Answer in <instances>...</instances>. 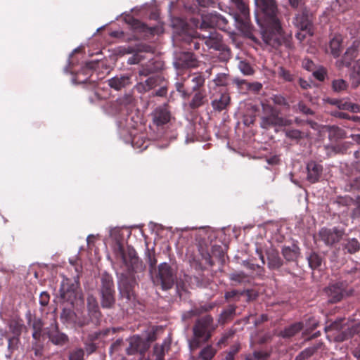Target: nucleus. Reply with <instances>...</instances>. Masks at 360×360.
Returning <instances> with one entry per match:
<instances>
[{
	"label": "nucleus",
	"mask_w": 360,
	"mask_h": 360,
	"mask_svg": "<svg viewBox=\"0 0 360 360\" xmlns=\"http://www.w3.org/2000/svg\"><path fill=\"white\" fill-rule=\"evenodd\" d=\"M115 254L117 257L121 259L123 264L127 266L129 270L132 271H135L139 261L134 249L128 248L127 252L126 253L123 245L120 242H117L115 248Z\"/></svg>",
	"instance_id": "10"
},
{
	"label": "nucleus",
	"mask_w": 360,
	"mask_h": 360,
	"mask_svg": "<svg viewBox=\"0 0 360 360\" xmlns=\"http://www.w3.org/2000/svg\"><path fill=\"white\" fill-rule=\"evenodd\" d=\"M88 315L92 321L98 322L102 316L96 297L90 295L86 299Z\"/></svg>",
	"instance_id": "25"
},
{
	"label": "nucleus",
	"mask_w": 360,
	"mask_h": 360,
	"mask_svg": "<svg viewBox=\"0 0 360 360\" xmlns=\"http://www.w3.org/2000/svg\"><path fill=\"white\" fill-rule=\"evenodd\" d=\"M181 46L189 51H199L205 44L208 49H213L220 51V58L222 60H228L231 57L230 49L223 42L221 35L214 30L205 31V34L197 32H193L192 34L183 33L181 35Z\"/></svg>",
	"instance_id": "2"
},
{
	"label": "nucleus",
	"mask_w": 360,
	"mask_h": 360,
	"mask_svg": "<svg viewBox=\"0 0 360 360\" xmlns=\"http://www.w3.org/2000/svg\"><path fill=\"white\" fill-rule=\"evenodd\" d=\"M343 173L349 178L345 185V191L349 192L360 191V176L353 178L352 174L345 171H343Z\"/></svg>",
	"instance_id": "36"
},
{
	"label": "nucleus",
	"mask_w": 360,
	"mask_h": 360,
	"mask_svg": "<svg viewBox=\"0 0 360 360\" xmlns=\"http://www.w3.org/2000/svg\"><path fill=\"white\" fill-rule=\"evenodd\" d=\"M261 16L257 17L260 34L264 46L269 50L278 51L282 46L287 50L294 49L291 32L286 31L278 16L275 0H255Z\"/></svg>",
	"instance_id": "1"
},
{
	"label": "nucleus",
	"mask_w": 360,
	"mask_h": 360,
	"mask_svg": "<svg viewBox=\"0 0 360 360\" xmlns=\"http://www.w3.org/2000/svg\"><path fill=\"white\" fill-rule=\"evenodd\" d=\"M9 329L13 334V336L20 337L23 328V323L21 321L12 320L9 323Z\"/></svg>",
	"instance_id": "48"
},
{
	"label": "nucleus",
	"mask_w": 360,
	"mask_h": 360,
	"mask_svg": "<svg viewBox=\"0 0 360 360\" xmlns=\"http://www.w3.org/2000/svg\"><path fill=\"white\" fill-rule=\"evenodd\" d=\"M346 137V132L342 128L336 126H332L329 129V138L335 139H342Z\"/></svg>",
	"instance_id": "46"
},
{
	"label": "nucleus",
	"mask_w": 360,
	"mask_h": 360,
	"mask_svg": "<svg viewBox=\"0 0 360 360\" xmlns=\"http://www.w3.org/2000/svg\"><path fill=\"white\" fill-rule=\"evenodd\" d=\"M217 350L211 345H208L202 349L200 353V360H212L215 356Z\"/></svg>",
	"instance_id": "45"
},
{
	"label": "nucleus",
	"mask_w": 360,
	"mask_h": 360,
	"mask_svg": "<svg viewBox=\"0 0 360 360\" xmlns=\"http://www.w3.org/2000/svg\"><path fill=\"white\" fill-rule=\"evenodd\" d=\"M174 64L177 68L186 69L197 67L198 60L193 53L189 51L182 52L176 58Z\"/></svg>",
	"instance_id": "23"
},
{
	"label": "nucleus",
	"mask_w": 360,
	"mask_h": 360,
	"mask_svg": "<svg viewBox=\"0 0 360 360\" xmlns=\"http://www.w3.org/2000/svg\"><path fill=\"white\" fill-rule=\"evenodd\" d=\"M342 234V231L336 228L333 229L323 228L320 230L319 233L321 240L327 245H332L339 242Z\"/></svg>",
	"instance_id": "20"
},
{
	"label": "nucleus",
	"mask_w": 360,
	"mask_h": 360,
	"mask_svg": "<svg viewBox=\"0 0 360 360\" xmlns=\"http://www.w3.org/2000/svg\"><path fill=\"white\" fill-rule=\"evenodd\" d=\"M211 253L213 257L219 259L224 260V252L222 247L219 245H214L211 248Z\"/></svg>",
	"instance_id": "59"
},
{
	"label": "nucleus",
	"mask_w": 360,
	"mask_h": 360,
	"mask_svg": "<svg viewBox=\"0 0 360 360\" xmlns=\"http://www.w3.org/2000/svg\"><path fill=\"white\" fill-rule=\"evenodd\" d=\"M163 83H167L164 77L160 74L152 75L144 82H141L136 85V89L139 93H145L155 88Z\"/></svg>",
	"instance_id": "17"
},
{
	"label": "nucleus",
	"mask_w": 360,
	"mask_h": 360,
	"mask_svg": "<svg viewBox=\"0 0 360 360\" xmlns=\"http://www.w3.org/2000/svg\"><path fill=\"white\" fill-rule=\"evenodd\" d=\"M60 296L63 300L70 302L72 304L76 297V292L72 288L65 290V286L63 285L60 289Z\"/></svg>",
	"instance_id": "53"
},
{
	"label": "nucleus",
	"mask_w": 360,
	"mask_h": 360,
	"mask_svg": "<svg viewBox=\"0 0 360 360\" xmlns=\"http://www.w3.org/2000/svg\"><path fill=\"white\" fill-rule=\"evenodd\" d=\"M281 254L288 262H297L301 255V250L297 244L293 243L291 246H283Z\"/></svg>",
	"instance_id": "28"
},
{
	"label": "nucleus",
	"mask_w": 360,
	"mask_h": 360,
	"mask_svg": "<svg viewBox=\"0 0 360 360\" xmlns=\"http://www.w3.org/2000/svg\"><path fill=\"white\" fill-rule=\"evenodd\" d=\"M98 294L103 309L114 307L116 301L115 285L112 276L108 273H103L101 275Z\"/></svg>",
	"instance_id": "6"
},
{
	"label": "nucleus",
	"mask_w": 360,
	"mask_h": 360,
	"mask_svg": "<svg viewBox=\"0 0 360 360\" xmlns=\"http://www.w3.org/2000/svg\"><path fill=\"white\" fill-rule=\"evenodd\" d=\"M343 249L349 254H355L360 250V243L356 238H348L343 243Z\"/></svg>",
	"instance_id": "37"
},
{
	"label": "nucleus",
	"mask_w": 360,
	"mask_h": 360,
	"mask_svg": "<svg viewBox=\"0 0 360 360\" xmlns=\"http://www.w3.org/2000/svg\"><path fill=\"white\" fill-rule=\"evenodd\" d=\"M271 353L266 351H254L253 353L245 355V360H266Z\"/></svg>",
	"instance_id": "42"
},
{
	"label": "nucleus",
	"mask_w": 360,
	"mask_h": 360,
	"mask_svg": "<svg viewBox=\"0 0 360 360\" xmlns=\"http://www.w3.org/2000/svg\"><path fill=\"white\" fill-rule=\"evenodd\" d=\"M171 341L169 338L165 339L162 344H155L150 353L148 360H165L166 353L170 350Z\"/></svg>",
	"instance_id": "22"
},
{
	"label": "nucleus",
	"mask_w": 360,
	"mask_h": 360,
	"mask_svg": "<svg viewBox=\"0 0 360 360\" xmlns=\"http://www.w3.org/2000/svg\"><path fill=\"white\" fill-rule=\"evenodd\" d=\"M44 338L32 339V351L37 357H41L43 356L44 350Z\"/></svg>",
	"instance_id": "38"
},
{
	"label": "nucleus",
	"mask_w": 360,
	"mask_h": 360,
	"mask_svg": "<svg viewBox=\"0 0 360 360\" xmlns=\"http://www.w3.org/2000/svg\"><path fill=\"white\" fill-rule=\"evenodd\" d=\"M111 106L116 113H126V124L128 127L136 129L138 124L141 122V118L138 115L136 116L132 115L136 108V100L131 94H125L118 98L111 104Z\"/></svg>",
	"instance_id": "3"
},
{
	"label": "nucleus",
	"mask_w": 360,
	"mask_h": 360,
	"mask_svg": "<svg viewBox=\"0 0 360 360\" xmlns=\"http://www.w3.org/2000/svg\"><path fill=\"white\" fill-rule=\"evenodd\" d=\"M234 335V331L233 330H229L224 333L221 337V338L217 341V345L218 347H221L222 346H225L227 344V342L229 339H231Z\"/></svg>",
	"instance_id": "57"
},
{
	"label": "nucleus",
	"mask_w": 360,
	"mask_h": 360,
	"mask_svg": "<svg viewBox=\"0 0 360 360\" xmlns=\"http://www.w3.org/2000/svg\"><path fill=\"white\" fill-rule=\"evenodd\" d=\"M201 18L200 30L217 27L229 34L233 33V31L229 25L228 20L217 12L204 14Z\"/></svg>",
	"instance_id": "7"
},
{
	"label": "nucleus",
	"mask_w": 360,
	"mask_h": 360,
	"mask_svg": "<svg viewBox=\"0 0 360 360\" xmlns=\"http://www.w3.org/2000/svg\"><path fill=\"white\" fill-rule=\"evenodd\" d=\"M324 292L330 303H338L351 294L347 290V284L342 281L329 284Z\"/></svg>",
	"instance_id": "9"
},
{
	"label": "nucleus",
	"mask_w": 360,
	"mask_h": 360,
	"mask_svg": "<svg viewBox=\"0 0 360 360\" xmlns=\"http://www.w3.org/2000/svg\"><path fill=\"white\" fill-rule=\"evenodd\" d=\"M327 75V70L323 67H320L313 72V76L319 81L323 82Z\"/></svg>",
	"instance_id": "62"
},
{
	"label": "nucleus",
	"mask_w": 360,
	"mask_h": 360,
	"mask_svg": "<svg viewBox=\"0 0 360 360\" xmlns=\"http://www.w3.org/2000/svg\"><path fill=\"white\" fill-rule=\"evenodd\" d=\"M97 65L96 62L91 61L86 63L85 66L76 74L75 81L78 84H84L91 81L93 70Z\"/></svg>",
	"instance_id": "24"
},
{
	"label": "nucleus",
	"mask_w": 360,
	"mask_h": 360,
	"mask_svg": "<svg viewBox=\"0 0 360 360\" xmlns=\"http://www.w3.org/2000/svg\"><path fill=\"white\" fill-rule=\"evenodd\" d=\"M27 323L32 329V339L44 338V335H46L45 328H44V323L40 318L36 316L32 318L30 316Z\"/></svg>",
	"instance_id": "26"
},
{
	"label": "nucleus",
	"mask_w": 360,
	"mask_h": 360,
	"mask_svg": "<svg viewBox=\"0 0 360 360\" xmlns=\"http://www.w3.org/2000/svg\"><path fill=\"white\" fill-rule=\"evenodd\" d=\"M239 68L240 71L245 75H251L254 73V70L251 67V65L245 62V61H240L239 63Z\"/></svg>",
	"instance_id": "61"
},
{
	"label": "nucleus",
	"mask_w": 360,
	"mask_h": 360,
	"mask_svg": "<svg viewBox=\"0 0 360 360\" xmlns=\"http://www.w3.org/2000/svg\"><path fill=\"white\" fill-rule=\"evenodd\" d=\"M359 44L360 43L359 41H354L352 44L347 49L341 60L338 61L340 63V68H349L351 65L354 60L359 56Z\"/></svg>",
	"instance_id": "21"
},
{
	"label": "nucleus",
	"mask_w": 360,
	"mask_h": 360,
	"mask_svg": "<svg viewBox=\"0 0 360 360\" xmlns=\"http://www.w3.org/2000/svg\"><path fill=\"white\" fill-rule=\"evenodd\" d=\"M267 266L270 270H278L284 264L278 250L269 249L266 251Z\"/></svg>",
	"instance_id": "27"
},
{
	"label": "nucleus",
	"mask_w": 360,
	"mask_h": 360,
	"mask_svg": "<svg viewBox=\"0 0 360 360\" xmlns=\"http://www.w3.org/2000/svg\"><path fill=\"white\" fill-rule=\"evenodd\" d=\"M153 123L157 126H162L170 121L171 114L168 105L164 104L157 107L151 113Z\"/></svg>",
	"instance_id": "18"
},
{
	"label": "nucleus",
	"mask_w": 360,
	"mask_h": 360,
	"mask_svg": "<svg viewBox=\"0 0 360 360\" xmlns=\"http://www.w3.org/2000/svg\"><path fill=\"white\" fill-rule=\"evenodd\" d=\"M130 136L131 143L134 148H141L143 147V145L145 143V139L143 134L131 133Z\"/></svg>",
	"instance_id": "50"
},
{
	"label": "nucleus",
	"mask_w": 360,
	"mask_h": 360,
	"mask_svg": "<svg viewBox=\"0 0 360 360\" xmlns=\"http://www.w3.org/2000/svg\"><path fill=\"white\" fill-rule=\"evenodd\" d=\"M156 70V67L154 64L148 63L144 66H143L139 73L140 77H150L152 75H155V72Z\"/></svg>",
	"instance_id": "54"
},
{
	"label": "nucleus",
	"mask_w": 360,
	"mask_h": 360,
	"mask_svg": "<svg viewBox=\"0 0 360 360\" xmlns=\"http://www.w3.org/2000/svg\"><path fill=\"white\" fill-rule=\"evenodd\" d=\"M61 321L64 324H73L75 326L84 327L89 323V320L86 318L80 319L77 317L75 312L71 308L64 307L60 316Z\"/></svg>",
	"instance_id": "14"
},
{
	"label": "nucleus",
	"mask_w": 360,
	"mask_h": 360,
	"mask_svg": "<svg viewBox=\"0 0 360 360\" xmlns=\"http://www.w3.org/2000/svg\"><path fill=\"white\" fill-rule=\"evenodd\" d=\"M295 112H302L304 115H314V111L309 108L303 101H300L297 105L293 106Z\"/></svg>",
	"instance_id": "55"
},
{
	"label": "nucleus",
	"mask_w": 360,
	"mask_h": 360,
	"mask_svg": "<svg viewBox=\"0 0 360 360\" xmlns=\"http://www.w3.org/2000/svg\"><path fill=\"white\" fill-rule=\"evenodd\" d=\"M328 49L335 58H338L343 49L342 36L335 35L329 41Z\"/></svg>",
	"instance_id": "31"
},
{
	"label": "nucleus",
	"mask_w": 360,
	"mask_h": 360,
	"mask_svg": "<svg viewBox=\"0 0 360 360\" xmlns=\"http://www.w3.org/2000/svg\"><path fill=\"white\" fill-rule=\"evenodd\" d=\"M191 82H192V91H198L200 87H202L205 84V78L202 75L200 74L194 75L192 76Z\"/></svg>",
	"instance_id": "49"
},
{
	"label": "nucleus",
	"mask_w": 360,
	"mask_h": 360,
	"mask_svg": "<svg viewBox=\"0 0 360 360\" xmlns=\"http://www.w3.org/2000/svg\"><path fill=\"white\" fill-rule=\"evenodd\" d=\"M262 108L265 115L281 113V110L271 104H263Z\"/></svg>",
	"instance_id": "64"
},
{
	"label": "nucleus",
	"mask_w": 360,
	"mask_h": 360,
	"mask_svg": "<svg viewBox=\"0 0 360 360\" xmlns=\"http://www.w3.org/2000/svg\"><path fill=\"white\" fill-rule=\"evenodd\" d=\"M330 88L335 94H342L347 91L349 84L343 79H335L331 82Z\"/></svg>",
	"instance_id": "33"
},
{
	"label": "nucleus",
	"mask_w": 360,
	"mask_h": 360,
	"mask_svg": "<svg viewBox=\"0 0 360 360\" xmlns=\"http://www.w3.org/2000/svg\"><path fill=\"white\" fill-rule=\"evenodd\" d=\"M146 260L149 264L150 271L152 272L153 270L155 269L157 264V259L155 258V253H152L148 250L147 253Z\"/></svg>",
	"instance_id": "63"
},
{
	"label": "nucleus",
	"mask_w": 360,
	"mask_h": 360,
	"mask_svg": "<svg viewBox=\"0 0 360 360\" xmlns=\"http://www.w3.org/2000/svg\"><path fill=\"white\" fill-rule=\"evenodd\" d=\"M285 136L291 140L300 141L304 137V133L298 129L288 128L284 129Z\"/></svg>",
	"instance_id": "47"
},
{
	"label": "nucleus",
	"mask_w": 360,
	"mask_h": 360,
	"mask_svg": "<svg viewBox=\"0 0 360 360\" xmlns=\"http://www.w3.org/2000/svg\"><path fill=\"white\" fill-rule=\"evenodd\" d=\"M304 323L302 321L294 323L288 327H285L280 333L283 338H290L295 336L303 329Z\"/></svg>",
	"instance_id": "32"
},
{
	"label": "nucleus",
	"mask_w": 360,
	"mask_h": 360,
	"mask_svg": "<svg viewBox=\"0 0 360 360\" xmlns=\"http://www.w3.org/2000/svg\"><path fill=\"white\" fill-rule=\"evenodd\" d=\"M352 84L354 87L360 85V60L356 61L350 75Z\"/></svg>",
	"instance_id": "41"
},
{
	"label": "nucleus",
	"mask_w": 360,
	"mask_h": 360,
	"mask_svg": "<svg viewBox=\"0 0 360 360\" xmlns=\"http://www.w3.org/2000/svg\"><path fill=\"white\" fill-rule=\"evenodd\" d=\"M293 24L302 32H305L309 36L314 34V15L307 9L296 14L293 20Z\"/></svg>",
	"instance_id": "11"
},
{
	"label": "nucleus",
	"mask_w": 360,
	"mask_h": 360,
	"mask_svg": "<svg viewBox=\"0 0 360 360\" xmlns=\"http://www.w3.org/2000/svg\"><path fill=\"white\" fill-rule=\"evenodd\" d=\"M307 180L311 184L320 181L323 174V166L321 163L311 160L307 164Z\"/></svg>",
	"instance_id": "19"
},
{
	"label": "nucleus",
	"mask_w": 360,
	"mask_h": 360,
	"mask_svg": "<svg viewBox=\"0 0 360 360\" xmlns=\"http://www.w3.org/2000/svg\"><path fill=\"white\" fill-rule=\"evenodd\" d=\"M278 77L285 82H293L295 79V75L290 70L283 67H279L278 70Z\"/></svg>",
	"instance_id": "52"
},
{
	"label": "nucleus",
	"mask_w": 360,
	"mask_h": 360,
	"mask_svg": "<svg viewBox=\"0 0 360 360\" xmlns=\"http://www.w3.org/2000/svg\"><path fill=\"white\" fill-rule=\"evenodd\" d=\"M206 101L207 98L205 90H199L194 94L189 105L191 108L196 109L203 105Z\"/></svg>",
	"instance_id": "35"
},
{
	"label": "nucleus",
	"mask_w": 360,
	"mask_h": 360,
	"mask_svg": "<svg viewBox=\"0 0 360 360\" xmlns=\"http://www.w3.org/2000/svg\"><path fill=\"white\" fill-rule=\"evenodd\" d=\"M136 285V281L134 274L129 273V275L122 274L119 282V290L122 297L127 300L134 299V288Z\"/></svg>",
	"instance_id": "13"
},
{
	"label": "nucleus",
	"mask_w": 360,
	"mask_h": 360,
	"mask_svg": "<svg viewBox=\"0 0 360 360\" xmlns=\"http://www.w3.org/2000/svg\"><path fill=\"white\" fill-rule=\"evenodd\" d=\"M148 348V341H146L144 338L139 335H134L129 340V345L127 348L126 352L128 355H133L136 353L143 354Z\"/></svg>",
	"instance_id": "16"
},
{
	"label": "nucleus",
	"mask_w": 360,
	"mask_h": 360,
	"mask_svg": "<svg viewBox=\"0 0 360 360\" xmlns=\"http://www.w3.org/2000/svg\"><path fill=\"white\" fill-rule=\"evenodd\" d=\"M319 349L317 346L307 347L302 351L295 358V360H305L311 357Z\"/></svg>",
	"instance_id": "51"
},
{
	"label": "nucleus",
	"mask_w": 360,
	"mask_h": 360,
	"mask_svg": "<svg viewBox=\"0 0 360 360\" xmlns=\"http://www.w3.org/2000/svg\"><path fill=\"white\" fill-rule=\"evenodd\" d=\"M213 318L210 315L198 319L193 326V339L190 342L192 349L200 347L202 342H206L212 336Z\"/></svg>",
	"instance_id": "5"
},
{
	"label": "nucleus",
	"mask_w": 360,
	"mask_h": 360,
	"mask_svg": "<svg viewBox=\"0 0 360 360\" xmlns=\"http://www.w3.org/2000/svg\"><path fill=\"white\" fill-rule=\"evenodd\" d=\"M236 306L230 304L227 306L221 313L219 322L221 324H225L231 321L236 315Z\"/></svg>",
	"instance_id": "34"
},
{
	"label": "nucleus",
	"mask_w": 360,
	"mask_h": 360,
	"mask_svg": "<svg viewBox=\"0 0 360 360\" xmlns=\"http://www.w3.org/2000/svg\"><path fill=\"white\" fill-rule=\"evenodd\" d=\"M271 100L274 105L281 106L283 110H288L290 108V104L287 99L281 94H275L271 97Z\"/></svg>",
	"instance_id": "44"
},
{
	"label": "nucleus",
	"mask_w": 360,
	"mask_h": 360,
	"mask_svg": "<svg viewBox=\"0 0 360 360\" xmlns=\"http://www.w3.org/2000/svg\"><path fill=\"white\" fill-rule=\"evenodd\" d=\"M235 4L237 11L233 15V18L238 29L247 37L258 42V39L253 34V28L250 21L249 8L243 0H231Z\"/></svg>",
	"instance_id": "4"
},
{
	"label": "nucleus",
	"mask_w": 360,
	"mask_h": 360,
	"mask_svg": "<svg viewBox=\"0 0 360 360\" xmlns=\"http://www.w3.org/2000/svg\"><path fill=\"white\" fill-rule=\"evenodd\" d=\"M309 266L312 269L319 268L322 264V257L315 252H311L307 257Z\"/></svg>",
	"instance_id": "40"
},
{
	"label": "nucleus",
	"mask_w": 360,
	"mask_h": 360,
	"mask_svg": "<svg viewBox=\"0 0 360 360\" xmlns=\"http://www.w3.org/2000/svg\"><path fill=\"white\" fill-rule=\"evenodd\" d=\"M229 278L231 281L237 283H245L250 281L249 276L243 271L234 272L230 274Z\"/></svg>",
	"instance_id": "43"
},
{
	"label": "nucleus",
	"mask_w": 360,
	"mask_h": 360,
	"mask_svg": "<svg viewBox=\"0 0 360 360\" xmlns=\"http://www.w3.org/2000/svg\"><path fill=\"white\" fill-rule=\"evenodd\" d=\"M175 279L176 276L171 266L163 262L158 266V271L153 282L155 285H160L162 290H169L173 287Z\"/></svg>",
	"instance_id": "8"
},
{
	"label": "nucleus",
	"mask_w": 360,
	"mask_h": 360,
	"mask_svg": "<svg viewBox=\"0 0 360 360\" xmlns=\"http://www.w3.org/2000/svg\"><path fill=\"white\" fill-rule=\"evenodd\" d=\"M45 334L49 341L57 346H64L69 342L68 336L59 330L58 323L56 318L49 327L45 328Z\"/></svg>",
	"instance_id": "12"
},
{
	"label": "nucleus",
	"mask_w": 360,
	"mask_h": 360,
	"mask_svg": "<svg viewBox=\"0 0 360 360\" xmlns=\"http://www.w3.org/2000/svg\"><path fill=\"white\" fill-rule=\"evenodd\" d=\"M230 103L229 94L224 91L220 93L219 95L216 96L212 101V108L217 111H221L226 108Z\"/></svg>",
	"instance_id": "30"
},
{
	"label": "nucleus",
	"mask_w": 360,
	"mask_h": 360,
	"mask_svg": "<svg viewBox=\"0 0 360 360\" xmlns=\"http://www.w3.org/2000/svg\"><path fill=\"white\" fill-rule=\"evenodd\" d=\"M229 81V75L226 73H219L214 79L213 82L217 86H226Z\"/></svg>",
	"instance_id": "56"
},
{
	"label": "nucleus",
	"mask_w": 360,
	"mask_h": 360,
	"mask_svg": "<svg viewBox=\"0 0 360 360\" xmlns=\"http://www.w3.org/2000/svg\"><path fill=\"white\" fill-rule=\"evenodd\" d=\"M108 85L118 91L131 84V76L129 75H117L108 81Z\"/></svg>",
	"instance_id": "29"
},
{
	"label": "nucleus",
	"mask_w": 360,
	"mask_h": 360,
	"mask_svg": "<svg viewBox=\"0 0 360 360\" xmlns=\"http://www.w3.org/2000/svg\"><path fill=\"white\" fill-rule=\"evenodd\" d=\"M338 108L340 110H349L354 113L360 112L359 105L351 103L348 99L345 98L340 99Z\"/></svg>",
	"instance_id": "39"
},
{
	"label": "nucleus",
	"mask_w": 360,
	"mask_h": 360,
	"mask_svg": "<svg viewBox=\"0 0 360 360\" xmlns=\"http://www.w3.org/2000/svg\"><path fill=\"white\" fill-rule=\"evenodd\" d=\"M280 113L264 115L261 118L260 126L268 129L274 127H283L290 124V121L281 117Z\"/></svg>",
	"instance_id": "15"
},
{
	"label": "nucleus",
	"mask_w": 360,
	"mask_h": 360,
	"mask_svg": "<svg viewBox=\"0 0 360 360\" xmlns=\"http://www.w3.org/2000/svg\"><path fill=\"white\" fill-rule=\"evenodd\" d=\"M240 349V344H235L232 345L230 348L229 352H228L226 354L224 358L222 359L224 360H235V355L239 352Z\"/></svg>",
	"instance_id": "58"
},
{
	"label": "nucleus",
	"mask_w": 360,
	"mask_h": 360,
	"mask_svg": "<svg viewBox=\"0 0 360 360\" xmlns=\"http://www.w3.org/2000/svg\"><path fill=\"white\" fill-rule=\"evenodd\" d=\"M69 360H84V351L82 348L76 349L70 352Z\"/></svg>",
	"instance_id": "60"
}]
</instances>
